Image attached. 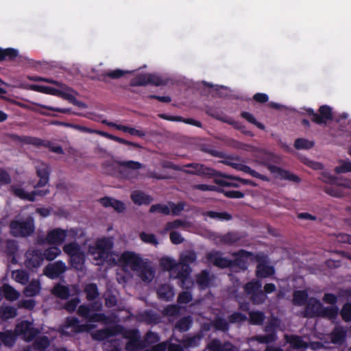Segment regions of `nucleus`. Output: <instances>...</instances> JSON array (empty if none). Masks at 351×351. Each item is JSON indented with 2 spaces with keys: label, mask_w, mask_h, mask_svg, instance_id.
I'll return each mask as SVG.
<instances>
[{
  "label": "nucleus",
  "mask_w": 351,
  "mask_h": 351,
  "mask_svg": "<svg viewBox=\"0 0 351 351\" xmlns=\"http://www.w3.org/2000/svg\"><path fill=\"white\" fill-rule=\"evenodd\" d=\"M180 269H178L177 275L176 276L180 282V286L186 289L185 283L189 279L190 274L192 271V269L190 265H180Z\"/></svg>",
  "instance_id": "a878e982"
},
{
  "label": "nucleus",
  "mask_w": 351,
  "mask_h": 351,
  "mask_svg": "<svg viewBox=\"0 0 351 351\" xmlns=\"http://www.w3.org/2000/svg\"><path fill=\"white\" fill-rule=\"evenodd\" d=\"M206 258L215 266L221 269H230V259L226 257H222L221 253L219 251H215L208 253L206 254Z\"/></svg>",
  "instance_id": "f3484780"
},
{
  "label": "nucleus",
  "mask_w": 351,
  "mask_h": 351,
  "mask_svg": "<svg viewBox=\"0 0 351 351\" xmlns=\"http://www.w3.org/2000/svg\"><path fill=\"white\" fill-rule=\"evenodd\" d=\"M61 253L60 249L57 246H51L47 248L43 252V256L44 260L51 261L54 260Z\"/></svg>",
  "instance_id": "8fccbe9b"
},
{
  "label": "nucleus",
  "mask_w": 351,
  "mask_h": 351,
  "mask_svg": "<svg viewBox=\"0 0 351 351\" xmlns=\"http://www.w3.org/2000/svg\"><path fill=\"white\" fill-rule=\"evenodd\" d=\"M230 343H225L222 344L219 340L213 339L208 344V348L210 351H222L223 348L230 347Z\"/></svg>",
  "instance_id": "774afa93"
},
{
  "label": "nucleus",
  "mask_w": 351,
  "mask_h": 351,
  "mask_svg": "<svg viewBox=\"0 0 351 351\" xmlns=\"http://www.w3.org/2000/svg\"><path fill=\"white\" fill-rule=\"evenodd\" d=\"M160 267L165 271H173L177 267L178 264L169 257H162L160 260Z\"/></svg>",
  "instance_id": "680f3d73"
},
{
  "label": "nucleus",
  "mask_w": 351,
  "mask_h": 351,
  "mask_svg": "<svg viewBox=\"0 0 351 351\" xmlns=\"http://www.w3.org/2000/svg\"><path fill=\"white\" fill-rule=\"evenodd\" d=\"M154 201L152 195L142 191H133V203L137 205H149Z\"/></svg>",
  "instance_id": "5701e85b"
},
{
  "label": "nucleus",
  "mask_w": 351,
  "mask_h": 351,
  "mask_svg": "<svg viewBox=\"0 0 351 351\" xmlns=\"http://www.w3.org/2000/svg\"><path fill=\"white\" fill-rule=\"evenodd\" d=\"M116 266H121L125 270L126 267H132V251L124 252L120 256L114 253Z\"/></svg>",
  "instance_id": "c756f323"
},
{
  "label": "nucleus",
  "mask_w": 351,
  "mask_h": 351,
  "mask_svg": "<svg viewBox=\"0 0 351 351\" xmlns=\"http://www.w3.org/2000/svg\"><path fill=\"white\" fill-rule=\"evenodd\" d=\"M202 335L197 334L184 339L183 345L186 348H195L199 345Z\"/></svg>",
  "instance_id": "13d9d810"
},
{
  "label": "nucleus",
  "mask_w": 351,
  "mask_h": 351,
  "mask_svg": "<svg viewBox=\"0 0 351 351\" xmlns=\"http://www.w3.org/2000/svg\"><path fill=\"white\" fill-rule=\"evenodd\" d=\"M262 284L259 280L253 279L247 282L244 287V291L247 295H252L261 289Z\"/></svg>",
  "instance_id": "f704fd0d"
},
{
  "label": "nucleus",
  "mask_w": 351,
  "mask_h": 351,
  "mask_svg": "<svg viewBox=\"0 0 351 351\" xmlns=\"http://www.w3.org/2000/svg\"><path fill=\"white\" fill-rule=\"evenodd\" d=\"M12 277L16 280V282L21 284L26 285L29 279V274L23 269H17L12 272Z\"/></svg>",
  "instance_id": "3c124183"
},
{
  "label": "nucleus",
  "mask_w": 351,
  "mask_h": 351,
  "mask_svg": "<svg viewBox=\"0 0 351 351\" xmlns=\"http://www.w3.org/2000/svg\"><path fill=\"white\" fill-rule=\"evenodd\" d=\"M197 167V171H187L186 169H183V172L186 174L191 175H197L199 176L206 177L208 178H225L226 173H223L220 171H218L213 168L206 167L203 164L195 165Z\"/></svg>",
  "instance_id": "f8f14e48"
},
{
  "label": "nucleus",
  "mask_w": 351,
  "mask_h": 351,
  "mask_svg": "<svg viewBox=\"0 0 351 351\" xmlns=\"http://www.w3.org/2000/svg\"><path fill=\"white\" fill-rule=\"evenodd\" d=\"M167 77L156 73L138 74L133 77V86L152 85L154 86H166Z\"/></svg>",
  "instance_id": "0eeeda50"
},
{
  "label": "nucleus",
  "mask_w": 351,
  "mask_h": 351,
  "mask_svg": "<svg viewBox=\"0 0 351 351\" xmlns=\"http://www.w3.org/2000/svg\"><path fill=\"white\" fill-rule=\"evenodd\" d=\"M191 316H186L180 318L175 324V328L179 332H183L189 330L192 325Z\"/></svg>",
  "instance_id": "ea45409f"
},
{
  "label": "nucleus",
  "mask_w": 351,
  "mask_h": 351,
  "mask_svg": "<svg viewBox=\"0 0 351 351\" xmlns=\"http://www.w3.org/2000/svg\"><path fill=\"white\" fill-rule=\"evenodd\" d=\"M149 213H159L165 215H169L171 213L169 207L166 204H156L151 206Z\"/></svg>",
  "instance_id": "e2e57ef3"
},
{
  "label": "nucleus",
  "mask_w": 351,
  "mask_h": 351,
  "mask_svg": "<svg viewBox=\"0 0 351 351\" xmlns=\"http://www.w3.org/2000/svg\"><path fill=\"white\" fill-rule=\"evenodd\" d=\"M267 298L265 293L262 289L250 295V300L254 304H262Z\"/></svg>",
  "instance_id": "0e129e2a"
},
{
  "label": "nucleus",
  "mask_w": 351,
  "mask_h": 351,
  "mask_svg": "<svg viewBox=\"0 0 351 351\" xmlns=\"http://www.w3.org/2000/svg\"><path fill=\"white\" fill-rule=\"evenodd\" d=\"M131 170L132 160L125 162L115 161L111 164H108L105 167L106 173L112 176L121 179H129V173Z\"/></svg>",
  "instance_id": "6e6552de"
},
{
  "label": "nucleus",
  "mask_w": 351,
  "mask_h": 351,
  "mask_svg": "<svg viewBox=\"0 0 351 351\" xmlns=\"http://www.w3.org/2000/svg\"><path fill=\"white\" fill-rule=\"evenodd\" d=\"M346 330L341 326H335L330 333V341L334 344L342 345L346 338Z\"/></svg>",
  "instance_id": "4be33fe9"
},
{
  "label": "nucleus",
  "mask_w": 351,
  "mask_h": 351,
  "mask_svg": "<svg viewBox=\"0 0 351 351\" xmlns=\"http://www.w3.org/2000/svg\"><path fill=\"white\" fill-rule=\"evenodd\" d=\"M233 256H234V259H230V269L234 272L247 270L248 258L257 262H260L261 259L258 255H254L252 252L243 249L234 252Z\"/></svg>",
  "instance_id": "20e7f679"
},
{
  "label": "nucleus",
  "mask_w": 351,
  "mask_h": 351,
  "mask_svg": "<svg viewBox=\"0 0 351 351\" xmlns=\"http://www.w3.org/2000/svg\"><path fill=\"white\" fill-rule=\"evenodd\" d=\"M31 89L35 91L54 95H60V92H61L55 88L41 85H32Z\"/></svg>",
  "instance_id": "052dcab7"
},
{
  "label": "nucleus",
  "mask_w": 351,
  "mask_h": 351,
  "mask_svg": "<svg viewBox=\"0 0 351 351\" xmlns=\"http://www.w3.org/2000/svg\"><path fill=\"white\" fill-rule=\"evenodd\" d=\"M99 201L103 206L106 208L111 207L118 213L123 212L125 208V204L121 201L108 196L100 198Z\"/></svg>",
  "instance_id": "412c9836"
},
{
  "label": "nucleus",
  "mask_w": 351,
  "mask_h": 351,
  "mask_svg": "<svg viewBox=\"0 0 351 351\" xmlns=\"http://www.w3.org/2000/svg\"><path fill=\"white\" fill-rule=\"evenodd\" d=\"M9 227L10 234L14 237H27L35 230L34 219L31 217L25 221L12 220Z\"/></svg>",
  "instance_id": "39448f33"
},
{
  "label": "nucleus",
  "mask_w": 351,
  "mask_h": 351,
  "mask_svg": "<svg viewBox=\"0 0 351 351\" xmlns=\"http://www.w3.org/2000/svg\"><path fill=\"white\" fill-rule=\"evenodd\" d=\"M339 162L341 163V165L337 166L335 168V172L336 173L340 174L351 172V162L349 160H341Z\"/></svg>",
  "instance_id": "338daca9"
},
{
  "label": "nucleus",
  "mask_w": 351,
  "mask_h": 351,
  "mask_svg": "<svg viewBox=\"0 0 351 351\" xmlns=\"http://www.w3.org/2000/svg\"><path fill=\"white\" fill-rule=\"evenodd\" d=\"M305 114L311 117V121L318 124H326L328 121L333 119L332 108L328 105H322L318 109V112H315L311 108L304 109Z\"/></svg>",
  "instance_id": "1a4fd4ad"
},
{
  "label": "nucleus",
  "mask_w": 351,
  "mask_h": 351,
  "mask_svg": "<svg viewBox=\"0 0 351 351\" xmlns=\"http://www.w3.org/2000/svg\"><path fill=\"white\" fill-rule=\"evenodd\" d=\"M3 295L7 300L14 301L19 298V293L12 286L6 284L3 286Z\"/></svg>",
  "instance_id": "a19ab883"
},
{
  "label": "nucleus",
  "mask_w": 351,
  "mask_h": 351,
  "mask_svg": "<svg viewBox=\"0 0 351 351\" xmlns=\"http://www.w3.org/2000/svg\"><path fill=\"white\" fill-rule=\"evenodd\" d=\"M250 322L253 325H262L265 319V315L262 311H252L249 313Z\"/></svg>",
  "instance_id": "864d4df0"
},
{
  "label": "nucleus",
  "mask_w": 351,
  "mask_h": 351,
  "mask_svg": "<svg viewBox=\"0 0 351 351\" xmlns=\"http://www.w3.org/2000/svg\"><path fill=\"white\" fill-rule=\"evenodd\" d=\"M315 145V143L303 138H298L294 142V147L296 149H310Z\"/></svg>",
  "instance_id": "5fc2aeb1"
},
{
  "label": "nucleus",
  "mask_w": 351,
  "mask_h": 351,
  "mask_svg": "<svg viewBox=\"0 0 351 351\" xmlns=\"http://www.w3.org/2000/svg\"><path fill=\"white\" fill-rule=\"evenodd\" d=\"M53 295L62 300H67L71 295V291L68 286L62 284H56L52 289Z\"/></svg>",
  "instance_id": "7c9ffc66"
},
{
  "label": "nucleus",
  "mask_w": 351,
  "mask_h": 351,
  "mask_svg": "<svg viewBox=\"0 0 351 351\" xmlns=\"http://www.w3.org/2000/svg\"><path fill=\"white\" fill-rule=\"evenodd\" d=\"M337 314L338 308L337 306L324 307L323 305H322L319 317H327L332 319L336 318Z\"/></svg>",
  "instance_id": "49530a36"
},
{
  "label": "nucleus",
  "mask_w": 351,
  "mask_h": 351,
  "mask_svg": "<svg viewBox=\"0 0 351 351\" xmlns=\"http://www.w3.org/2000/svg\"><path fill=\"white\" fill-rule=\"evenodd\" d=\"M40 283L37 280L31 281L24 289V294L27 297H34L40 291Z\"/></svg>",
  "instance_id": "72a5a7b5"
},
{
  "label": "nucleus",
  "mask_w": 351,
  "mask_h": 351,
  "mask_svg": "<svg viewBox=\"0 0 351 351\" xmlns=\"http://www.w3.org/2000/svg\"><path fill=\"white\" fill-rule=\"evenodd\" d=\"M86 261L85 253L82 251L78 254L69 258V264L73 269L82 271Z\"/></svg>",
  "instance_id": "c85d7f7f"
},
{
  "label": "nucleus",
  "mask_w": 351,
  "mask_h": 351,
  "mask_svg": "<svg viewBox=\"0 0 351 351\" xmlns=\"http://www.w3.org/2000/svg\"><path fill=\"white\" fill-rule=\"evenodd\" d=\"M138 270L141 279L146 283L152 281L155 276L154 269L146 262H142L138 255L133 252V271Z\"/></svg>",
  "instance_id": "9d476101"
},
{
  "label": "nucleus",
  "mask_w": 351,
  "mask_h": 351,
  "mask_svg": "<svg viewBox=\"0 0 351 351\" xmlns=\"http://www.w3.org/2000/svg\"><path fill=\"white\" fill-rule=\"evenodd\" d=\"M25 266L29 269H37L40 267L44 261L43 251L39 249H34L26 252Z\"/></svg>",
  "instance_id": "4468645a"
},
{
  "label": "nucleus",
  "mask_w": 351,
  "mask_h": 351,
  "mask_svg": "<svg viewBox=\"0 0 351 351\" xmlns=\"http://www.w3.org/2000/svg\"><path fill=\"white\" fill-rule=\"evenodd\" d=\"M84 292L86 295V299L88 301H93L98 298L99 293L97 285L95 283H89L84 287Z\"/></svg>",
  "instance_id": "37998d69"
},
{
  "label": "nucleus",
  "mask_w": 351,
  "mask_h": 351,
  "mask_svg": "<svg viewBox=\"0 0 351 351\" xmlns=\"http://www.w3.org/2000/svg\"><path fill=\"white\" fill-rule=\"evenodd\" d=\"M17 315V310L12 306H2L0 307V317L3 320H8Z\"/></svg>",
  "instance_id": "4c0bfd02"
},
{
  "label": "nucleus",
  "mask_w": 351,
  "mask_h": 351,
  "mask_svg": "<svg viewBox=\"0 0 351 351\" xmlns=\"http://www.w3.org/2000/svg\"><path fill=\"white\" fill-rule=\"evenodd\" d=\"M67 236V231L60 228L49 230L46 237L47 243L60 245L64 243Z\"/></svg>",
  "instance_id": "2eb2a0df"
},
{
  "label": "nucleus",
  "mask_w": 351,
  "mask_h": 351,
  "mask_svg": "<svg viewBox=\"0 0 351 351\" xmlns=\"http://www.w3.org/2000/svg\"><path fill=\"white\" fill-rule=\"evenodd\" d=\"M66 266L62 261H57L53 263L46 265L43 269V274L50 279H56L66 271Z\"/></svg>",
  "instance_id": "ddd939ff"
},
{
  "label": "nucleus",
  "mask_w": 351,
  "mask_h": 351,
  "mask_svg": "<svg viewBox=\"0 0 351 351\" xmlns=\"http://www.w3.org/2000/svg\"><path fill=\"white\" fill-rule=\"evenodd\" d=\"M275 270L272 266L259 263L256 266V276L259 278H264L272 276Z\"/></svg>",
  "instance_id": "2f4dec72"
},
{
  "label": "nucleus",
  "mask_w": 351,
  "mask_h": 351,
  "mask_svg": "<svg viewBox=\"0 0 351 351\" xmlns=\"http://www.w3.org/2000/svg\"><path fill=\"white\" fill-rule=\"evenodd\" d=\"M285 339L293 349L300 350L308 348V343L300 336L295 335H286Z\"/></svg>",
  "instance_id": "cd10ccee"
},
{
  "label": "nucleus",
  "mask_w": 351,
  "mask_h": 351,
  "mask_svg": "<svg viewBox=\"0 0 351 351\" xmlns=\"http://www.w3.org/2000/svg\"><path fill=\"white\" fill-rule=\"evenodd\" d=\"M125 73H132V71H124L121 69H116L114 71H110L105 73H102L98 77V80L100 81H106L107 77L112 79H119L122 77Z\"/></svg>",
  "instance_id": "de8ad7c7"
},
{
  "label": "nucleus",
  "mask_w": 351,
  "mask_h": 351,
  "mask_svg": "<svg viewBox=\"0 0 351 351\" xmlns=\"http://www.w3.org/2000/svg\"><path fill=\"white\" fill-rule=\"evenodd\" d=\"M324 191L328 195L335 197H341L344 196L343 189H341L336 184H329L324 188Z\"/></svg>",
  "instance_id": "79ce46f5"
},
{
  "label": "nucleus",
  "mask_w": 351,
  "mask_h": 351,
  "mask_svg": "<svg viewBox=\"0 0 351 351\" xmlns=\"http://www.w3.org/2000/svg\"><path fill=\"white\" fill-rule=\"evenodd\" d=\"M322 305L319 300L311 298L306 304L303 316L306 318L319 317Z\"/></svg>",
  "instance_id": "dca6fc26"
},
{
  "label": "nucleus",
  "mask_w": 351,
  "mask_h": 351,
  "mask_svg": "<svg viewBox=\"0 0 351 351\" xmlns=\"http://www.w3.org/2000/svg\"><path fill=\"white\" fill-rule=\"evenodd\" d=\"M50 342L47 336H41L35 339L33 346L37 351H45L49 346Z\"/></svg>",
  "instance_id": "09e8293b"
},
{
  "label": "nucleus",
  "mask_w": 351,
  "mask_h": 351,
  "mask_svg": "<svg viewBox=\"0 0 351 351\" xmlns=\"http://www.w3.org/2000/svg\"><path fill=\"white\" fill-rule=\"evenodd\" d=\"M112 248V241L106 237L97 240L94 246L90 247L89 252L93 256L95 265L101 266L107 264L110 267L116 266Z\"/></svg>",
  "instance_id": "f257e3e1"
},
{
  "label": "nucleus",
  "mask_w": 351,
  "mask_h": 351,
  "mask_svg": "<svg viewBox=\"0 0 351 351\" xmlns=\"http://www.w3.org/2000/svg\"><path fill=\"white\" fill-rule=\"evenodd\" d=\"M63 251L70 258L82 252V250L80 245L77 242L73 241L65 244L63 247Z\"/></svg>",
  "instance_id": "a18cd8bd"
},
{
  "label": "nucleus",
  "mask_w": 351,
  "mask_h": 351,
  "mask_svg": "<svg viewBox=\"0 0 351 351\" xmlns=\"http://www.w3.org/2000/svg\"><path fill=\"white\" fill-rule=\"evenodd\" d=\"M308 295L305 290L295 291L293 295V303L294 305L302 306L308 302Z\"/></svg>",
  "instance_id": "e433bc0d"
},
{
  "label": "nucleus",
  "mask_w": 351,
  "mask_h": 351,
  "mask_svg": "<svg viewBox=\"0 0 351 351\" xmlns=\"http://www.w3.org/2000/svg\"><path fill=\"white\" fill-rule=\"evenodd\" d=\"M324 181L327 184H336L341 189L345 188L351 189V180L350 179L328 175L324 176Z\"/></svg>",
  "instance_id": "b1692460"
},
{
  "label": "nucleus",
  "mask_w": 351,
  "mask_h": 351,
  "mask_svg": "<svg viewBox=\"0 0 351 351\" xmlns=\"http://www.w3.org/2000/svg\"><path fill=\"white\" fill-rule=\"evenodd\" d=\"M19 56V51L14 48L1 49L0 47V62L3 60H14Z\"/></svg>",
  "instance_id": "c9c22d12"
},
{
  "label": "nucleus",
  "mask_w": 351,
  "mask_h": 351,
  "mask_svg": "<svg viewBox=\"0 0 351 351\" xmlns=\"http://www.w3.org/2000/svg\"><path fill=\"white\" fill-rule=\"evenodd\" d=\"M210 278L209 272L206 269L202 270L196 276V282L202 289L208 287L210 285Z\"/></svg>",
  "instance_id": "c03bdc74"
},
{
  "label": "nucleus",
  "mask_w": 351,
  "mask_h": 351,
  "mask_svg": "<svg viewBox=\"0 0 351 351\" xmlns=\"http://www.w3.org/2000/svg\"><path fill=\"white\" fill-rule=\"evenodd\" d=\"M158 117L162 119L170 121L183 122L184 123L192 125L197 128L202 127V123L200 121L191 118H184L180 116H172L164 113L159 114Z\"/></svg>",
  "instance_id": "aec40b11"
},
{
  "label": "nucleus",
  "mask_w": 351,
  "mask_h": 351,
  "mask_svg": "<svg viewBox=\"0 0 351 351\" xmlns=\"http://www.w3.org/2000/svg\"><path fill=\"white\" fill-rule=\"evenodd\" d=\"M196 259L197 255L195 252L193 251H189L180 256V265H190L195 262Z\"/></svg>",
  "instance_id": "6e6d98bb"
},
{
  "label": "nucleus",
  "mask_w": 351,
  "mask_h": 351,
  "mask_svg": "<svg viewBox=\"0 0 351 351\" xmlns=\"http://www.w3.org/2000/svg\"><path fill=\"white\" fill-rule=\"evenodd\" d=\"M114 335V330L112 328H104L97 330L91 334L93 339L96 341L105 340Z\"/></svg>",
  "instance_id": "58836bf2"
},
{
  "label": "nucleus",
  "mask_w": 351,
  "mask_h": 351,
  "mask_svg": "<svg viewBox=\"0 0 351 351\" xmlns=\"http://www.w3.org/2000/svg\"><path fill=\"white\" fill-rule=\"evenodd\" d=\"M141 320L149 324H157L160 322L161 317L156 312L146 310L139 315Z\"/></svg>",
  "instance_id": "bb28decb"
},
{
  "label": "nucleus",
  "mask_w": 351,
  "mask_h": 351,
  "mask_svg": "<svg viewBox=\"0 0 351 351\" xmlns=\"http://www.w3.org/2000/svg\"><path fill=\"white\" fill-rule=\"evenodd\" d=\"M276 333L267 334L265 335H256L254 339L260 343H270L277 340Z\"/></svg>",
  "instance_id": "69168bd1"
},
{
  "label": "nucleus",
  "mask_w": 351,
  "mask_h": 351,
  "mask_svg": "<svg viewBox=\"0 0 351 351\" xmlns=\"http://www.w3.org/2000/svg\"><path fill=\"white\" fill-rule=\"evenodd\" d=\"M278 157L273 153L267 152L261 159L260 163L266 167L272 174L275 175L276 178L289 180L295 183H300L301 179L298 176L291 173L288 170L283 169L273 165V163L278 162Z\"/></svg>",
  "instance_id": "f03ea898"
},
{
  "label": "nucleus",
  "mask_w": 351,
  "mask_h": 351,
  "mask_svg": "<svg viewBox=\"0 0 351 351\" xmlns=\"http://www.w3.org/2000/svg\"><path fill=\"white\" fill-rule=\"evenodd\" d=\"M205 215L211 219H215L219 221H229L232 218V215L227 212L209 210L206 213Z\"/></svg>",
  "instance_id": "603ef678"
},
{
  "label": "nucleus",
  "mask_w": 351,
  "mask_h": 351,
  "mask_svg": "<svg viewBox=\"0 0 351 351\" xmlns=\"http://www.w3.org/2000/svg\"><path fill=\"white\" fill-rule=\"evenodd\" d=\"M36 175L39 178V181L34 186V189L46 186L49 181V166L46 163H42L36 167Z\"/></svg>",
  "instance_id": "a211bd4d"
},
{
  "label": "nucleus",
  "mask_w": 351,
  "mask_h": 351,
  "mask_svg": "<svg viewBox=\"0 0 351 351\" xmlns=\"http://www.w3.org/2000/svg\"><path fill=\"white\" fill-rule=\"evenodd\" d=\"M10 191L14 195L21 199L28 200L29 202H34L36 196L44 197L49 193V189H37L32 191L31 193H27L23 189L15 185L10 186Z\"/></svg>",
  "instance_id": "9b49d317"
},
{
  "label": "nucleus",
  "mask_w": 351,
  "mask_h": 351,
  "mask_svg": "<svg viewBox=\"0 0 351 351\" xmlns=\"http://www.w3.org/2000/svg\"><path fill=\"white\" fill-rule=\"evenodd\" d=\"M10 138L14 142L21 143L25 145H32L36 147H46L52 152L62 154L64 153L63 149L60 145H55L53 143L47 140H43L40 138L29 136H19L15 134H11Z\"/></svg>",
  "instance_id": "7ed1b4c3"
},
{
  "label": "nucleus",
  "mask_w": 351,
  "mask_h": 351,
  "mask_svg": "<svg viewBox=\"0 0 351 351\" xmlns=\"http://www.w3.org/2000/svg\"><path fill=\"white\" fill-rule=\"evenodd\" d=\"M160 341V336L158 333L148 331L144 336L143 340L140 341L139 346L141 348H145L152 344L156 343Z\"/></svg>",
  "instance_id": "473e14b6"
},
{
  "label": "nucleus",
  "mask_w": 351,
  "mask_h": 351,
  "mask_svg": "<svg viewBox=\"0 0 351 351\" xmlns=\"http://www.w3.org/2000/svg\"><path fill=\"white\" fill-rule=\"evenodd\" d=\"M213 326L215 330L228 332L230 328L229 323L223 317H217L213 321Z\"/></svg>",
  "instance_id": "4d7b16f0"
},
{
  "label": "nucleus",
  "mask_w": 351,
  "mask_h": 351,
  "mask_svg": "<svg viewBox=\"0 0 351 351\" xmlns=\"http://www.w3.org/2000/svg\"><path fill=\"white\" fill-rule=\"evenodd\" d=\"M241 117L245 119L247 122L256 125L258 129L261 130H265V126L264 125V124L258 121L255 119L254 116L250 112L245 111L241 112Z\"/></svg>",
  "instance_id": "bf43d9fd"
},
{
  "label": "nucleus",
  "mask_w": 351,
  "mask_h": 351,
  "mask_svg": "<svg viewBox=\"0 0 351 351\" xmlns=\"http://www.w3.org/2000/svg\"><path fill=\"white\" fill-rule=\"evenodd\" d=\"M93 326L87 324H81L76 317L69 316L65 319L62 325L60 326L59 332L61 335L70 336V333L66 330L70 328L73 334H79L84 332H88L93 328Z\"/></svg>",
  "instance_id": "423d86ee"
},
{
  "label": "nucleus",
  "mask_w": 351,
  "mask_h": 351,
  "mask_svg": "<svg viewBox=\"0 0 351 351\" xmlns=\"http://www.w3.org/2000/svg\"><path fill=\"white\" fill-rule=\"evenodd\" d=\"M16 340V335L12 330H6L0 332V347L3 344L6 347L11 348L14 345Z\"/></svg>",
  "instance_id": "393cba45"
},
{
  "label": "nucleus",
  "mask_w": 351,
  "mask_h": 351,
  "mask_svg": "<svg viewBox=\"0 0 351 351\" xmlns=\"http://www.w3.org/2000/svg\"><path fill=\"white\" fill-rule=\"evenodd\" d=\"M156 293L160 300L171 301L175 295L174 288L169 283L161 284L158 287Z\"/></svg>",
  "instance_id": "6ab92c4d"
}]
</instances>
